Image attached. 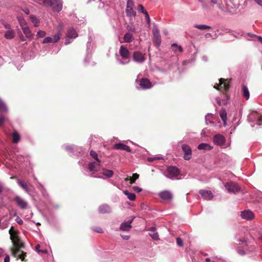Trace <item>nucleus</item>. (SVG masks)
I'll use <instances>...</instances> for the list:
<instances>
[{
	"label": "nucleus",
	"mask_w": 262,
	"mask_h": 262,
	"mask_svg": "<svg viewBox=\"0 0 262 262\" xmlns=\"http://www.w3.org/2000/svg\"><path fill=\"white\" fill-rule=\"evenodd\" d=\"M9 232L10 235V239L13 245V247L12 249V255L15 257L21 259L23 261L24 260L26 253L20 250V249L23 248L24 246L23 243L19 240L17 235V232L14 230L13 227H11Z\"/></svg>",
	"instance_id": "f257e3e1"
},
{
	"label": "nucleus",
	"mask_w": 262,
	"mask_h": 262,
	"mask_svg": "<svg viewBox=\"0 0 262 262\" xmlns=\"http://www.w3.org/2000/svg\"><path fill=\"white\" fill-rule=\"evenodd\" d=\"M119 54L122 57V60L117 58V61L119 64H125L129 62L130 54L128 50L124 46H121L119 49Z\"/></svg>",
	"instance_id": "f03ea898"
},
{
	"label": "nucleus",
	"mask_w": 262,
	"mask_h": 262,
	"mask_svg": "<svg viewBox=\"0 0 262 262\" xmlns=\"http://www.w3.org/2000/svg\"><path fill=\"white\" fill-rule=\"evenodd\" d=\"M44 6L51 7L54 11L59 12L62 8V3L61 0H46Z\"/></svg>",
	"instance_id": "7ed1b4c3"
},
{
	"label": "nucleus",
	"mask_w": 262,
	"mask_h": 262,
	"mask_svg": "<svg viewBox=\"0 0 262 262\" xmlns=\"http://www.w3.org/2000/svg\"><path fill=\"white\" fill-rule=\"evenodd\" d=\"M126 15L131 18L136 15V12L134 9V3L133 0H127L126 8Z\"/></svg>",
	"instance_id": "20e7f679"
},
{
	"label": "nucleus",
	"mask_w": 262,
	"mask_h": 262,
	"mask_svg": "<svg viewBox=\"0 0 262 262\" xmlns=\"http://www.w3.org/2000/svg\"><path fill=\"white\" fill-rule=\"evenodd\" d=\"M3 25L7 30L4 33V37L7 39H13L15 36L14 30L12 29L10 25L7 23L4 22Z\"/></svg>",
	"instance_id": "39448f33"
},
{
	"label": "nucleus",
	"mask_w": 262,
	"mask_h": 262,
	"mask_svg": "<svg viewBox=\"0 0 262 262\" xmlns=\"http://www.w3.org/2000/svg\"><path fill=\"white\" fill-rule=\"evenodd\" d=\"M225 187L229 193H235L239 191L241 188L238 185L233 182L227 183Z\"/></svg>",
	"instance_id": "423d86ee"
},
{
	"label": "nucleus",
	"mask_w": 262,
	"mask_h": 262,
	"mask_svg": "<svg viewBox=\"0 0 262 262\" xmlns=\"http://www.w3.org/2000/svg\"><path fill=\"white\" fill-rule=\"evenodd\" d=\"M78 36V33L76 30L73 28H70L67 33L66 39L65 41L66 45H68L71 43L72 39L75 38Z\"/></svg>",
	"instance_id": "0eeeda50"
},
{
	"label": "nucleus",
	"mask_w": 262,
	"mask_h": 262,
	"mask_svg": "<svg viewBox=\"0 0 262 262\" xmlns=\"http://www.w3.org/2000/svg\"><path fill=\"white\" fill-rule=\"evenodd\" d=\"M152 34L155 39V45L157 48H158L161 45V38L159 29L156 25H154Z\"/></svg>",
	"instance_id": "6e6552de"
},
{
	"label": "nucleus",
	"mask_w": 262,
	"mask_h": 262,
	"mask_svg": "<svg viewBox=\"0 0 262 262\" xmlns=\"http://www.w3.org/2000/svg\"><path fill=\"white\" fill-rule=\"evenodd\" d=\"M219 84L216 83L214 88L217 90L223 91H227L229 90L230 88V85L228 83H227L224 79L221 78L220 80Z\"/></svg>",
	"instance_id": "1a4fd4ad"
},
{
	"label": "nucleus",
	"mask_w": 262,
	"mask_h": 262,
	"mask_svg": "<svg viewBox=\"0 0 262 262\" xmlns=\"http://www.w3.org/2000/svg\"><path fill=\"white\" fill-rule=\"evenodd\" d=\"M213 141L214 144L216 145L220 146L222 148L226 147V146L225 145L226 139L224 136L221 134L215 135L213 137Z\"/></svg>",
	"instance_id": "9d476101"
},
{
	"label": "nucleus",
	"mask_w": 262,
	"mask_h": 262,
	"mask_svg": "<svg viewBox=\"0 0 262 262\" xmlns=\"http://www.w3.org/2000/svg\"><path fill=\"white\" fill-rule=\"evenodd\" d=\"M13 201L17 206L21 209H26L28 208V205L27 202L19 196H16L14 198Z\"/></svg>",
	"instance_id": "9b49d317"
},
{
	"label": "nucleus",
	"mask_w": 262,
	"mask_h": 262,
	"mask_svg": "<svg viewBox=\"0 0 262 262\" xmlns=\"http://www.w3.org/2000/svg\"><path fill=\"white\" fill-rule=\"evenodd\" d=\"M182 149L184 152V159L185 160H189L192 157V150L190 147L185 144H183L181 146Z\"/></svg>",
	"instance_id": "f8f14e48"
},
{
	"label": "nucleus",
	"mask_w": 262,
	"mask_h": 262,
	"mask_svg": "<svg viewBox=\"0 0 262 262\" xmlns=\"http://www.w3.org/2000/svg\"><path fill=\"white\" fill-rule=\"evenodd\" d=\"M145 54L139 51L134 52L133 58L134 61L138 63H142L145 60Z\"/></svg>",
	"instance_id": "ddd939ff"
},
{
	"label": "nucleus",
	"mask_w": 262,
	"mask_h": 262,
	"mask_svg": "<svg viewBox=\"0 0 262 262\" xmlns=\"http://www.w3.org/2000/svg\"><path fill=\"white\" fill-rule=\"evenodd\" d=\"M159 198L164 201H170L172 198L171 192L168 190H164L160 192L158 194Z\"/></svg>",
	"instance_id": "4468645a"
},
{
	"label": "nucleus",
	"mask_w": 262,
	"mask_h": 262,
	"mask_svg": "<svg viewBox=\"0 0 262 262\" xmlns=\"http://www.w3.org/2000/svg\"><path fill=\"white\" fill-rule=\"evenodd\" d=\"M134 219V217H132L131 219L127 221H125L121 223L120 227V230L123 231H129L132 228L131 224Z\"/></svg>",
	"instance_id": "2eb2a0df"
},
{
	"label": "nucleus",
	"mask_w": 262,
	"mask_h": 262,
	"mask_svg": "<svg viewBox=\"0 0 262 262\" xmlns=\"http://www.w3.org/2000/svg\"><path fill=\"white\" fill-rule=\"evenodd\" d=\"M241 216L242 219L250 221L254 217V214L252 211L250 210H245L241 212Z\"/></svg>",
	"instance_id": "dca6fc26"
},
{
	"label": "nucleus",
	"mask_w": 262,
	"mask_h": 262,
	"mask_svg": "<svg viewBox=\"0 0 262 262\" xmlns=\"http://www.w3.org/2000/svg\"><path fill=\"white\" fill-rule=\"evenodd\" d=\"M167 177L171 179L179 175V170L175 166H170L167 169Z\"/></svg>",
	"instance_id": "f3484780"
},
{
	"label": "nucleus",
	"mask_w": 262,
	"mask_h": 262,
	"mask_svg": "<svg viewBox=\"0 0 262 262\" xmlns=\"http://www.w3.org/2000/svg\"><path fill=\"white\" fill-rule=\"evenodd\" d=\"M249 119L255 122L257 125H262V117L256 113H252L249 116Z\"/></svg>",
	"instance_id": "a211bd4d"
},
{
	"label": "nucleus",
	"mask_w": 262,
	"mask_h": 262,
	"mask_svg": "<svg viewBox=\"0 0 262 262\" xmlns=\"http://www.w3.org/2000/svg\"><path fill=\"white\" fill-rule=\"evenodd\" d=\"M100 160L91 162L89 165V169L91 171H97L100 170Z\"/></svg>",
	"instance_id": "6ab92c4d"
},
{
	"label": "nucleus",
	"mask_w": 262,
	"mask_h": 262,
	"mask_svg": "<svg viewBox=\"0 0 262 262\" xmlns=\"http://www.w3.org/2000/svg\"><path fill=\"white\" fill-rule=\"evenodd\" d=\"M140 85L142 89H147L152 86L150 81L146 78H142L140 80Z\"/></svg>",
	"instance_id": "aec40b11"
},
{
	"label": "nucleus",
	"mask_w": 262,
	"mask_h": 262,
	"mask_svg": "<svg viewBox=\"0 0 262 262\" xmlns=\"http://www.w3.org/2000/svg\"><path fill=\"white\" fill-rule=\"evenodd\" d=\"M147 230L149 231V235L153 240L157 241L159 239V236L158 232L156 231V227H151Z\"/></svg>",
	"instance_id": "412c9836"
},
{
	"label": "nucleus",
	"mask_w": 262,
	"mask_h": 262,
	"mask_svg": "<svg viewBox=\"0 0 262 262\" xmlns=\"http://www.w3.org/2000/svg\"><path fill=\"white\" fill-rule=\"evenodd\" d=\"M199 192L204 199L210 200L213 198V195L211 191L201 190Z\"/></svg>",
	"instance_id": "4be33fe9"
},
{
	"label": "nucleus",
	"mask_w": 262,
	"mask_h": 262,
	"mask_svg": "<svg viewBox=\"0 0 262 262\" xmlns=\"http://www.w3.org/2000/svg\"><path fill=\"white\" fill-rule=\"evenodd\" d=\"M114 148L118 150H125L129 152H131V149L128 146L121 143L115 144L114 145Z\"/></svg>",
	"instance_id": "5701e85b"
},
{
	"label": "nucleus",
	"mask_w": 262,
	"mask_h": 262,
	"mask_svg": "<svg viewBox=\"0 0 262 262\" xmlns=\"http://www.w3.org/2000/svg\"><path fill=\"white\" fill-rule=\"evenodd\" d=\"M21 29L27 38L30 40L33 38L34 35L31 32L30 28L27 26L21 28Z\"/></svg>",
	"instance_id": "b1692460"
},
{
	"label": "nucleus",
	"mask_w": 262,
	"mask_h": 262,
	"mask_svg": "<svg viewBox=\"0 0 262 262\" xmlns=\"http://www.w3.org/2000/svg\"><path fill=\"white\" fill-rule=\"evenodd\" d=\"M98 211L100 213H108L111 212V208L108 205L103 204L99 207Z\"/></svg>",
	"instance_id": "393cba45"
},
{
	"label": "nucleus",
	"mask_w": 262,
	"mask_h": 262,
	"mask_svg": "<svg viewBox=\"0 0 262 262\" xmlns=\"http://www.w3.org/2000/svg\"><path fill=\"white\" fill-rule=\"evenodd\" d=\"M101 173L104 175L105 177H98V178H110L112 177L113 176L114 172L109 169H107L105 168H102Z\"/></svg>",
	"instance_id": "a878e982"
},
{
	"label": "nucleus",
	"mask_w": 262,
	"mask_h": 262,
	"mask_svg": "<svg viewBox=\"0 0 262 262\" xmlns=\"http://www.w3.org/2000/svg\"><path fill=\"white\" fill-rule=\"evenodd\" d=\"M198 148L200 150L209 151L213 148V147L207 143H202L198 145Z\"/></svg>",
	"instance_id": "bb28decb"
},
{
	"label": "nucleus",
	"mask_w": 262,
	"mask_h": 262,
	"mask_svg": "<svg viewBox=\"0 0 262 262\" xmlns=\"http://www.w3.org/2000/svg\"><path fill=\"white\" fill-rule=\"evenodd\" d=\"M134 39L133 34L130 33H126L124 34L123 39L124 42L126 43L131 42Z\"/></svg>",
	"instance_id": "cd10ccee"
},
{
	"label": "nucleus",
	"mask_w": 262,
	"mask_h": 262,
	"mask_svg": "<svg viewBox=\"0 0 262 262\" xmlns=\"http://www.w3.org/2000/svg\"><path fill=\"white\" fill-rule=\"evenodd\" d=\"M242 94L246 100H248L250 98V93L248 88L246 85L242 86Z\"/></svg>",
	"instance_id": "c85d7f7f"
},
{
	"label": "nucleus",
	"mask_w": 262,
	"mask_h": 262,
	"mask_svg": "<svg viewBox=\"0 0 262 262\" xmlns=\"http://www.w3.org/2000/svg\"><path fill=\"white\" fill-rule=\"evenodd\" d=\"M123 193L127 196V199L132 201H135L136 199V195L134 193H130L128 190H124Z\"/></svg>",
	"instance_id": "c756f323"
},
{
	"label": "nucleus",
	"mask_w": 262,
	"mask_h": 262,
	"mask_svg": "<svg viewBox=\"0 0 262 262\" xmlns=\"http://www.w3.org/2000/svg\"><path fill=\"white\" fill-rule=\"evenodd\" d=\"M220 116L223 121V124L226 126L227 120V113L225 110H222L220 112Z\"/></svg>",
	"instance_id": "7c9ffc66"
},
{
	"label": "nucleus",
	"mask_w": 262,
	"mask_h": 262,
	"mask_svg": "<svg viewBox=\"0 0 262 262\" xmlns=\"http://www.w3.org/2000/svg\"><path fill=\"white\" fill-rule=\"evenodd\" d=\"M18 184L23 188L27 193H30V189L28 187L27 185L23 183L20 180H18L17 181Z\"/></svg>",
	"instance_id": "2f4dec72"
},
{
	"label": "nucleus",
	"mask_w": 262,
	"mask_h": 262,
	"mask_svg": "<svg viewBox=\"0 0 262 262\" xmlns=\"http://www.w3.org/2000/svg\"><path fill=\"white\" fill-rule=\"evenodd\" d=\"M194 27L202 30H208L212 29L211 26L206 25H194Z\"/></svg>",
	"instance_id": "473e14b6"
},
{
	"label": "nucleus",
	"mask_w": 262,
	"mask_h": 262,
	"mask_svg": "<svg viewBox=\"0 0 262 262\" xmlns=\"http://www.w3.org/2000/svg\"><path fill=\"white\" fill-rule=\"evenodd\" d=\"M12 138L13 142L14 143H17L20 140V135L17 132H14L12 133Z\"/></svg>",
	"instance_id": "72a5a7b5"
},
{
	"label": "nucleus",
	"mask_w": 262,
	"mask_h": 262,
	"mask_svg": "<svg viewBox=\"0 0 262 262\" xmlns=\"http://www.w3.org/2000/svg\"><path fill=\"white\" fill-rule=\"evenodd\" d=\"M30 18L31 21L34 24V26L35 27L38 26V25L39 23V20L35 15H30Z\"/></svg>",
	"instance_id": "f704fd0d"
},
{
	"label": "nucleus",
	"mask_w": 262,
	"mask_h": 262,
	"mask_svg": "<svg viewBox=\"0 0 262 262\" xmlns=\"http://www.w3.org/2000/svg\"><path fill=\"white\" fill-rule=\"evenodd\" d=\"M61 37V33L60 31H58V33L53 35L52 38V42L55 43L57 42L60 38Z\"/></svg>",
	"instance_id": "c9c22d12"
},
{
	"label": "nucleus",
	"mask_w": 262,
	"mask_h": 262,
	"mask_svg": "<svg viewBox=\"0 0 262 262\" xmlns=\"http://www.w3.org/2000/svg\"><path fill=\"white\" fill-rule=\"evenodd\" d=\"M139 175L137 173H133V176L130 177L129 179L126 178V180H129L130 181V184H133L135 183V181L137 179L139 178Z\"/></svg>",
	"instance_id": "e433bc0d"
},
{
	"label": "nucleus",
	"mask_w": 262,
	"mask_h": 262,
	"mask_svg": "<svg viewBox=\"0 0 262 262\" xmlns=\"http://www.w3.org/2000/svg\"><path fill=\"white\" fill-rule=\"evenodd\" d=\"M17 19L21 28H23L24 27L27 26L26 22L23 17L19 16L17 17Z\"/></svg>",
	"instance_id": "4c0bfd02"
},
{
	"label": "nucleus",
	"mask_w": 262,
	"mask_h": 262,
	"mask_svg": "<svg viewBox=\"0 0 262 262\" xmlns=\"http://www.w3.org/2000/svg\"><path fill=\"white\" fill-rule=\"evenodd\" d=\"M8 111L7 107L4 102L0 99V111L7 112Z\"/></svg>",
	"instance_id": "58836bf2"
},
{
	"label": "nucleus",
	"mask_w": 262,
	"mask_h": 262,
	"mask_svg": "<svg viewBox=\"0 0 262 262\" xmlns=\"http://www.w3.org/2000/svg\"><path fill=\"white\" fill-rule=\"evenodd\" d=\"M212 118H213V116H212V114H208L207 115H206L205 121H206V123L207 124H208L209 123H210V124L213 123V122L212 120Z\"/></svg>",
	"instance_id": "ea45409f"
},
{
	"label": "nucleus",
	"mask_w": 262,
	"mask_h": 262,
	"mask_svg": "<svg viewBox=\"0 0 262 262\" xmlns=\"http://www.w3.org/2000/svg\"><path fill=\"white\" fill-rule=\"evenodd\" d=\"M171 46L173 47L177 48L176 49L174 50V52H177V51H178L179 52H182L183 49H182V47L181 46H178L177 43H172L171 45Z\"/></svg>",
	"instance_id": "a19ab883"
},
{
	"label": "nucleus",
	"mask_w": 262,
	"mask_h": 262,
	"mask_svg": "<svg viewBox=\"0 0 262 262\" xmlns=\"http://www.w3.org/2000/svg\"><path fill=\"white\" fill-rule=\"evenodd\" d=\"M46 35V32L42 30H39L37 33L36 36L37 38L44 37Z\"/></svg>",
	"instance_id": "79ce46f5"
},
{
	"label": "nucleus",
	"mask_w": 262,
	"mask_h": 262,
	"mask_svg": "<svg viewBox=\"0 0 262 262\" xmlns=\"http://www.w3.org/2000/svg\"><path fill=\"white\" fill-rule=\"evenodd\" d=\"M90 155L94 159H96V161L98 162L99 159L98 158V155L97 154L94 150H92L90 151Z\"/></svg>",
	"instance_id": "37998d69"
},
{
	"label": "nucleus",
	"mask_w": 262,
	"mask_h": 262,
	"mask_svg": "<svg viewBox=\"0 0 262 262\" xmlns=\"http://www.w3.org/2000/svg\"><path fill=\"white\" fill-rule=\"evenodd\" d=\"M91 45V42H88L87 43V55L84 59V62H86L87 61L88 59L90 58V57L89 56L88 54H89L90 47Z\"/></svg>",
	"instance_id": "c03bdc74"
},
{
	"label": "nucleus",
	"mask_w": 262,
	"mask_h": 262,
	"mask_svg": "<svg viewBox=\"0 0 262 262\" xmlns=\"http://www.w3.org/2000/svg\"><path fill=\"white\" fill-rule=\"evenodd\" d=\"M52 42V38L51 37H46L42 41L43 43Z\"/></svg>",
	"instance_id": "a18cd8bd"
},
{
	"label": "nucleus",
	"mask_w": 262,
	"mask_h": 262,
	"mask_svg": "<svg viewBox=\"0 0 262 262\" xmlns=\"http://www.w3.org/2000/svg\"><path fill=\"white\" fill-rule=\"evenodd\" d=\"M138 10L140 12L142 13L143 14L145 13V11H147L146 10L144 9V7L142 5H138Z\"/></svg>",
	"instance_id": "49530a36"
},
{
	"label": "nucleus",
	"mask_w": 262,
	"mask_h": 262,
	"mask_svg": "<svg viewBox=\"0 0 262 262\" xmlns=\"http://www.w3.org/2000/svg\"><path fill=\"white\" fill-rule=\"evenodd\" d=\"M177 244L180 247L183 246V242L180 237L177 238Z\"/></svg>",
	"instance_id": "de8ad7c7"
},
{
	"label": "nucleus",
	"mask_w": 262,
	"mask_h": 262,
	"mask_svg": "<svg viewBox=\"0 0 262 262\" xmlns=\"http://www.w3.org/2000/svg\"><path fill=\"white\" fill-rule=\"evenodd\" d=\"M145 13H144V15H145V19H146V22L149 25L150 24V17H149V14H148L147 12V11H145Z\"/></svg>",
	"instance_id": "09e8293b"
},
{
	"label": "nucleus",
	"mask_w": 262,
	"mask_h": 262,
	"mask_svg": "<svg viewBox=\"0 0 262 262\" xmlns=\"http://www.w3.org/2000/svg\"><path fill=\"white\" fill-rule=\"evenodd\" d=\"M127 29L128 31L132 32H136V29L133 26H127Z\"/></svg>",
	"instance_id": "8fccbe9b"
},
{
	"label": "nucleus",
	"mask_w": 262,
	"mask_h": 262,
	"mask_svg": "<svg viewBox=\"0 0 262 262\" xmlns=\"http://www.w3.org/2000/svg\"><path fill=\"white\" fill-rule=\"evenodd\" d=\"M133 189H134V191L137 192H140L142 190V189L141 188L136 186H133Z\"/></svg>",
	"instance_id": "3c124183"
},
{
	"label": "nucleus",
	"mask_w": 262,
	"mask_h": 262,
	"mask_svg": "<svg viewBox=\"0 0 262 262\" xmlns=\"http://www.w3.org/2000/svg\"><path fill=\"white\" fill-rule=\"evenodd\" d=\"M93 230L97 233H101L103 232V230L100 227H96L93 228Z\"/></svg>",
	"instance_id": "603ef678"
},
{
	"label": "nucleus",
	"mask_w": 262,
	"mask_h": 262,
	"mask_svg": "<svg viewBox=\"0 0 262 262\" xmlns=\"http://www.w3.org/2000/svg\"><path fill=\"white\" fill-rule=\"evenodd\" d=\"M15 221L19 225H22L23 224V220L18 216H17Z\"/></svg>",
	"instance_id": "864d4df0"
},
{
	"label": "nucleus",
	"mask_w": 262,
	"mask_h": 262,
	"mask_svg": "<svg viewBox=\"0 0 262 262\" xmlns=\"http://www.w3.org/2000/svg\"><path fill=\"white\" fill-rule=\"evenodd\" d=\"M66 149L67 151H69L70 152H72L73 151V148H72V147L70 145L67 146L66 147Z\"/></svg>",
	"instance_id": "5fc2aeb1"
},
{
	"label": "nucleus",
	"mask_w": 262,
	"mask_h": 262,
	"mask_svg": "<svg viewBox=\"0 0 262 262\" xmlns=\"http://www.w3.org/2000/svg\"><path fill=\"white\" fill-rule=\"evenodd\" d=\"M40 248V245L39 244H37L36 246V247H35V249H36V250L37 251V252H41L42 253H45L46 251H39V249Z\"/></svg>",
	"instance_id": "6e6d98bb"
},
{
	"label": "nucleus",
	"mask_w": 262,
	"mask_h": 262,
	"mask_svg": "<svg viewBox=\"0 0 262 262\" xmlns=\"http://www.w3.org/2000/svg\"><path fill=\"white\" fill-rule=\"evenodd\" d=\"M19 39L22 41H25L26 40V38L24 36V35L22 34V33H20V34L19 35Z\"/></svg>",
	"instance_id": "4d7b16f0"
},
{
	"label": "nucleus",
	"mask_w": 262,
	"mask_h": 262,
	"mask_svg": "<svg viewBox=\"0 0 262 262\" xmlns=\"http://www.w3.org/2000/svg\"><path fill=\"white\" fill-rule=\"evenodd\" d=\"M255 2L258 5L262 6V0H254Z\"/></svg>",
	"instance_id": "13d9d810"
},
{
	"label": "nucleus",
	"mask_w": 262,
	"mask_h": 262,
	"mask_svg": "<svg viewBox=\"0 0 262 262\" xmlns=\"http://www.w3.org/2000/svg\"><path fill=\"white\" fill-rule=\"evenodd\" d=\"M34 1L38 3L39 4H43L44 5V2L46 1V0H33Z\"/></svg>",
	"instance_id": "bf43d9fd"
},
{
	"label": "nucleus",
	"mask_w": 262,
	"mask_h": 262,
	"mask_svg": "<svg viewBox=\"0 0 262 262\" xmlns=\"http://www.w3.org/2000/svg\"><path fill=\"white\" fill-rule=\"evenodd\" d=\"M5 121V118L3 116H0V125H2Z\"/></svg>",
	"instance_id": "052dcab7"
},
{
	"label": "nucleus",
	"mask_w": 262,
	"mask_h": 262,
	"mask_svg": "<svg viewBox=\"0 0 262 262\" xmlns=\"http://www.w3.org/2000/svg\"><path fill=\"white\" fill-rule=\"evenodd\" d=\"M10 258L9 255H6L4 258V262H9Z\"/></svg>",
	"instance_id": "680f3d73"
},
{
	"label": "nucleus",
	"mask_w": 262,
	"mask_h": 262,
	"mask_svg": "<svg viewBox=\"0 0 262 262\" xmlns=\"http://www.w3.org/2000/svg\"><path fill=\"white\" fill-rule=\"evenodd\" d=\"M123 239L127 240L130 238V236L129 235H121Z\"/></svg>",
	"instance_id": "e2e57ef3"
},
{
	"label": "nucleus",
	"mask_w": 262,
	"mask_h": 262,
	"mask_svg": "<svg viewBox=\"0 0 262 262\" xmlns=\"http://www.w3.org/2000/svg\"><path fill=\"white\" fill-rule=\"evenodd\" d=\"M238 241L240 243H245V242H247V239H246L245 237L243 238V239H239L238 240Z\"/></svg>",
	"instance_id": "0e129e2a"
},
{
	"label": "nucleus",
	"mask_w": 262,
	"mask_h": 262,
	"mask_svg": "<svg viewBox=\"0 0 262 262\" xmlns=\"http://www.w3.org/2000/svg\"><path fill=\"white\" fill-rule=\"evenodd\" d=\"M216 102H217V103H218V104H219V105H221V102L220 99L219 97H217V98H216Z\"/></svg>",
	"instance_id": "69168bd1"
},
{
	"label": "nucleus",
	"mask_w": 262,
	"mask_h": 262,
	"mask_svg": "<svg viewBox=\"0 0 262 262\" xmlns=\"http://www.w3.org/2000/svg\"><path fill=\"white\" fill-rule=\"evenodd\" d=\"M24 12L26 14H29V13H30V11L28 9H25L24 10Z\"/></svg>",
	"instance_id": "338daca9"
},
{
	"label": "nucleus",
	"mask_w": 262,
	"mask_h": 262,
	"mask_svg": "<svg viewBox=\"0 0 262 262\" xmlns=\"http://www.w3.org/2000/svg\"><path fill=\"white\" fill-rule=\"evenodd\" d=\"M212 259H211L210 258H206L204 261L205 262H211Z\"/></svg>",
	"instance_id": "774afa93"
}]
</instances>
